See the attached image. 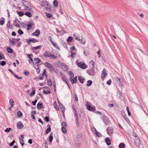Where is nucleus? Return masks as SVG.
<instances>
[{"label":"nucleus","mask_w":148,"mask_h":148,"mask_svg":"<svg viewBox=\"0 0 148 148\" xmlns=\"http://www.w3.org/2000/svg\"><path fill=\"white\" fill-rule=\"evenodd\" d=\"M14 75L15 76V77L17 79H22V78L21 77H19L18 76L16 75L15 74H14Z\"/></svg>","instance_id":"obj_62"},{"label":"nucleus","mask_w":148,"mask_h":148,"mask_svg":"<svg viewBox=\"0 0 148 148\" xmlns=\"http://www.w3.org/2000/svg\"><path fill=\"white\" fill-rule=\"evenodd\" d=\"M17 115L18 117H21L22 116V113L21 111H19L17 113Z\"/></svg>","instance_id":"obj_43"},{"label":"nucleus","mask_w":148,"mask_h":148,"mask_svg":"<svg viewBox=\"0 0 148 148\" xmlns=\"http://www.w3.org/2000/svg\"><path fill=\"white\" fill-rule=\"evenodd\" d=\"M35 94V90H34L32 91L31 92L30 94V97L33 96Z\"/></svg>","instance_id":"obj_42"},{"label":"nucleus","mask_w":148,"mask_h":148,"mask_svg":"<svg viewBox=\"0 0 148 148\" xmlns=\"http://www.w3.org/2000/svg\"><path fill=\"white\" fill-rule=\"evenodd\" d=\"M134 143L136 146L139 147L140 144V141L139 138L137 139H134Z\"/></svg>","instance_id":"obj_10"},{"label":"nucleus","mask_w":148,"mask_h":148,"mask_svg":"<svg viewBox=\"0 0 148 148\" xmlns=\"http://www.w3.org/2000/svg\"><path fill=\"white\" fill-rule=\"evenodd\" d=\"M53 6L56 8L58 6V2L56 0H54L53 2Z\"/></svg>","instance_id":"obj_32"},{"label":"nucleus","mask_w":148,"mask_h":148,"mask_svg":"<svg viewBox=\"0 0 148 148\" xmlns=\"http://www.w3.org/2000/svg\"><path fill=\"white\" fill-rule=\"evenodd\" d=\"M87 109L90 111L92 112H94L96 110V108L95 107H92L90 105L87 104Z\"/></svg>","instance_id":"obj_8"},{"label":"nucleus","mask_w":148,"mask_h":148,"mask_svg":"<svg viewBox=\"0 0 148 148\" xmlns=\"http://www.w3.org/2000/svg\"><path fill=\"white\" fill-rule=\"evenodd\" d=\"M50 42H51L52 43V45L56 48L58 49H59V46L57 44V43L56 42H53L52 40H51Z\"/></svg>","instance_id":"obj_19"},{"label":"nucleus","mask_w":148,"mask_h":148,"mask_svg":"<svg viewBox=\"0 0 148 148\" xmlns=\"http://www.w3.org/2000/svg\"><path fill=\"white\" fill-rule=\"evenodd\" d=\"M69 75L71 77V78H73V77L74 76V74H73V73L71 71H69Z\"/></svg>","instance_id":"obj_45"},{"label":"nucleus","mask_w":148,"mask_h":148,"mask_svg":"<svg viewBox=\"0 0 148 148\" xmlns=\"http://www.w3.org/2000/svg\"><path fill=\"white\" fill-rule=\"evenodd\" d=\"M1 62L0 64L2 66H3L4 65H5L6 64V62L4 61H3L1 62Z\"/></svg>","instance_id":"obj_59"},{"label":"nucleus","mask_w":148,"mask_h":148,"mask_svg":"<svg viewBox=\"0 0 148 148\" xmlns=\"http://www.w3.org/2000/svg\"><path fill=\"white\" fill-rule=\"evenodd\" d=\"M40 34V31L38 29H37L36 31L32 34V36H38Z\"/></svg>","instance_id":"obj_15"},{"label":"nucleus","mask_w":148,"mask_h":148,"mask_svg":"<svg viewBox=\"0 0 148 148\" xmlns=\"http://www.w3.org/2000/svg\"><path fill=\"white\" fill-rule=\"evenodd\" d=\"M18 32L20 35L23 34V32L21 29H19L18 30Z\"/></svg>","instance_id":"obj_55"},{"label":"nucleus","mask_w":148,"mask_h":148,"mask_svg":"<svg viewBox=\"0 0 148 148\" xmlns=\"http://www.w3.org/2000/svg\"><path fill=\"white\" fill-rule=\"evenodd\" d=\"M34 25V24L33 23H29L27 25V30H29L31 29L32 27V26Z\"/></svg>","instance_id":"obj_18"},{"label":"nucleus","mask_w":148,"mask_h":148,"mask_svg":"<svg viewBox=\"0 0 148 148\" xmlns=\"http://www.w3.org/2000/svg\"><path fill=\"white\" fill-rule=\"evenodd\" d=\"M111 82H112L111 80V79H110L109 80H108L107 82V83L108 85H110L111 83Z\"/></svg>","instance_id":"obj_63"},{"label":"nucleus","mask_w":148,"mask_h":148,"mask_svg":"<svg viewBox=\"0 0 148 148\" xmlns=\"http://www.w3.org/2000/svg\"><path fill=\"white\" fill-rule=\"evenodd\" d=\"M7 25V27H9L10 29H12L13 28L12 25L10 24V22L9 21L8 22Z\"/></svg>","instance_id":"obj_25"},{"label":"nucleus","mask_w":148,"mask_h":148,"mask_svg":"<svg viewBox=\"0 0 148 148\" xmlns=\"http://www.w3.org/2000/svg\"><path fill=\"white\" fill-rule=\"evenodd\" d=\"M60 76L62 81L66 84L69 88V82L66 77L61 72H60Z\"/></svg>","instance_id":"obj_2"},{"label":"nucleus","mask_w":148,"mask_h":148,"mask_svg":"<svg viewBox=\"0 0 148 148\" xmlns=\"http://www.w3.org/2000/svg\"><path fill=\"white\" fill-rule=\"evenodd\" d=\"M62 127H65L66 126V124L65 122H63L62 123Z\"/></svg>","instance_id":"obj_54"},{"label":"nucleus","mask_w":148,"mask_h":148,"mask_svg":"<svg viewBox=\"0 0 148 148\" xmlns=\"http://www.w3.org/2000/svg\"><path fill=\"white\" fill-rule=\"evenodd\" d=\"M126 110H127V111L128 112V115L129 116H130L131 115V113L130 112V111H129V108H128V107L127 106L126 108Z\"/></svg>","instance_id":"obj_53"},{"label":"nucleus","mask_w":148,"mask_h":148,"mask_svg":"<svg viewBox=\"0 0 148 148\" xmlns=\"http://www.w3.org/2000/svg\"><path fill=\"white\" fill-rule=\"evenodd\" d=\"M34 60L35 61V63L36 64L38 63L40 61V59L38 58H35L34 59Z\"/></svg>","instance_id":"obj_49"},{"label":"nucleus","mask_w":148,"mask_h":148,"mask_svg":"<svg viewBox=\"0 0 148 148\" xmlns=\"http://www.w3.org/2000/svg\"><path fill=\"white\" fill-rule=\"evenodd\" d=\"M25 14L29 17H31L32 16L31 13L29 12H26L25 13Z\"/></svg>","instance_id":"obj_31"},{"label":"nucleus","mask_w":148,"mask_h":148,"mask_svg":"<svg viewBox=\"0 0 148 148\" xmlns=\"http://www.w3.org/2000/svg\"><path fill=\"white\" fill-rule=\"evenodd\" d=\"M50 53L48 51H45L44 53V55L45 57L47 58L49 57L50 55Z\"/></svg>","instance_id":"obj_22"},{"label":"nucleus","mask_w":148,"mask_h":148,"mask_svg":"<svg viewBox=\"0 0 148 148\" xmlns=\"http://www.w3.org/2000/svg\"><path fill=\"white\" fill-rule=\"evenodd\" d=\"M38 42V40L35 39H29L27 41V43L28 44H29L30 43L32 42Z\"/></svg>","instance_id":"obj_17"},{"label":"nucleus","mask_w":148,"mask_h":148,"mask_svg":"<svg viewBox=\"0 0 148 148\" xmlns=\"http://www.w3.org/2000/svg\"><path fill=\"white\" fill-rule=\"evenodd\" d=\"M42 106V104L41 103H39L37 105V108H41Z\"/></svg>","instance_id":"obj_41"},{"label":"nucleus","mask_w":148,"mask_h":148,"mask_svg":"<svg viewBox=\"0 0 148 148\" xmlns=\"http://www.w3.org/2000/svg\"><path fill=\"white\" fill-rule=\"evenodd\" d=\"M47 83L49 86H51V83L50 80H49L47 81Z\"/></svg>","instance_id":"obj_64"},{"label":"nucleus","mask_w":148,"mask_h":148,"mask_svg":"<svg viewBox=\"0 0 148 148\" xmlns=\"http://www.w3.org/2000/svg\"><path fill=\"white\" fill-rule=\"evenodd\" d=\"M24 138V135L20 136L19 137V138L20 140V143L22 146L24 145V142L23 140Z\"/></svg>","instance_id":"obj_12"},{"label":"nucleus","mask_w":148,"mask_h":148,"mask_svg":"<svg viewBox=\"0 0 148 148\" xmlns=\"http://www.w3.org/2000/svg\"><path fill=\"white\" fill-rule=\"evenodd\" d=\"M132 136L134 139H137L139 138L137 134L134 132L132 133Z\"/></svg>","instance_id":"obj_35"},{"label":"nucleus","mask_w":148,"mask_h":148,"mask_svg":"<svg viewBox=\"0 0 148 148\" xmlns=\"http://www.w3.org/2000/svg\"><path fill=\"white\" fill-rule=\"evenodd\" d=\"M61 130L62 132L65 134L66 132V130L65 129V127H62L61 128Z\"/></svg>","instance_id":"obj_46"},{"label":"nucleus","mask_w":148,"mask_h":148,"mask_svg":"<svg viewBox=\"0 0 148 148\" xmlns=\"http://www.w3.org/2000/svg\"><path fill=\"white\" fill-rule=\"evenodd\" d=\"M90 65L92 67L94 68L95 66V63L94 61L91 60L89 63Z\"/></svg>","instance_id":"obj_28"},{"label":"nucleus","mask_w":148,"mask_h":148,"mask_svg":"<svg viewBox=\"0 0 148 148\" xmlns=\"http://www.w3.org/2000/svg\"><path fill=\"white\" fill-rule=\"evenodd\" d=\"M76 34H74V38L77 40L80 41V39L79 38V36Z\"/></svg>","instance_id":"obj_30"},{"label":"nucleus","mask_w":148,"mask_h":148,"mask_svg":"<svg viewBox=\"0 0 148 148\" xmlns=\"http://www.w3.org/2000/svg\"><path fill=\"white\" fill-rule=\"evenodd\" d=\"M16 126L18 129H21L23 127V125L21 121H19L17 123Z\"/></svg>","instance_id":"obj_14"},{"label":"nucleus","mask_w":148,"mask_h":148,"mask_svg":"<svg viewBox=\"0 0 148 148\" xmlns=\"http://www.w3.org/2000/svg\"><path fill=\"white\" fill-rule=\"evenodd\" d=\"M7 51L8 53H12L13 52V49L10 47H8L7 48Z\"/></svg>","instance_id":"obj_21"},{"label":"nucleus","mask_w":148,"mask_h":148,"mask_svg":"<svg viewBox=\"0 0 148 148\" xmlns=\"http://www.w3.org/2000/svg\"><path fill=\"white\" fill-rule=\"evenodd\" d=\"M76 124L77 127H79V123L78 118L75 119Z\"/></svg>","instance_id":"obj_47"},{"label":"nucleus","mask_w":148,"mask_h":148,"mask_svg":"<svg viewBox=\"0 0 148 148\" xmlns=\"http://www.w3.org/2000/svg\"><path fill=\"white\" fill-rule=\"evenodd\" d=\"M80 43L81 44L83 45L85 44L86 41L85 39H83L82 38L81 39H80Z\"/></svg>","instance_id":"obj_39"},{"label":"nucleus","mask_w":148,"mask_h":148,"mask_svg":"<svg viewBox=\"0 0 148 148\" xmlns=\"http://www.w3.org/2000/svg\"><path fill=\"white\" fill-rule=\"evenodd\" d=\"M51 67H49L48 69H49L50 71H53L54 70V68L52 65H51Z\"/></svg>","instance_id":"obj_58"},{"label":"nucleus","mask_w":148,"mask_h":148,"mask_svg":"<svg viewBox=\"0 0 148 148\" xmlns=\"http://www.w3.org/2000/svg\"><path fill=\"white\" fill-rule=\"evenodd\" d=\"M44 65L45 66L49 68V67H51V65H52L50 64L47 62H46L44 63Z\"/></svg>","instance_id":"obj_33"},{"label":"nucleus","mask_w":148,"mask_h":148,"mask_svg":"<svg viewBox=\"0 0 148 148\" xmlns=\"http://www.w3.org/2000/svg\"><path fill=\"white\" fill-rule=\"evenodd\" d=\"M11 130V129L10 128H7L5 130V132H9Z\"/></svg>","instance_id":"obj_60"},{"label":"nucleus","mask_w":148,"mask_h":148,"mask_svg":"<svg viewBox=\"0 0 148 148\" xmlns=\"http://www.w3.org/2000/svg\"><path fill=\"white\" fill-rule=\"evenodd\" d=\"M4 59V55L2 54H0V60Z\"/></svg>","instance_id":"obj_56"},{"label":"nucleus","mask_w":148,"mask_h":148,"mask_svg":"<svg viewBox=\"0 0 148 148\" xmlns=\"http://www.w3.org/2000/svg\"><path fill=\"white\" fill-rule=\"evenodd\" d=\"M92 130H93L95 134L96 135L98 136L99 137L100 136L99 135V133L97 131L95 128H92Z\"/></svg>","instance_id":"obj_27"},{"label":"nucleus","mask_w":148,"mask_h":148,"mask_svg":"<svg viewBox=\"0 0 148 148\" xmlns=\"http://www.w3.org/2000/svg\"><path fill=\"white\" fill-rule=\"evenodd\" d=\"M44 88L47 91H43V93L44 94H48L51 93V92L50 91V89L49 87L46 86Z\"/></svg>","instance_id":"obj_11"},{"label":"nucleus","mask_w":148,"mask_h":148,"mask_svg":"<svg viewBox=\"0 0 148 148\" xmlns=\"http://www.w3.org/2000/svg\"><path fill=\"white\" fill-rule=\"evenodd\" d=\"M106 130L107 133L110 136H111L113 134V129L111 127H108L107 128Z\"/></svg>","instance_id":"obj_4"},{"label":"nucleus","mask_w":148,"mask_h":148,"mask_svg":"<svg viewBox=\"0 0 148 148\" xmlns=\"http://www.w3.org/2000/svg\"><path fill=\"white\" fill-rule=\"evenodd\" d=\"M49 57L51 59H55L57 57L55 55L50 53Z\"/></svg>","instance_id":"obj_36"},{"label":"nucleus","mask_w":148,"mask_h":148,"mask_svg":"<svg viewBox=\"0 0 148 148\" xmlns=\"http://www.w3.org/2000/svg\"><path fill=\"white\" fill-rule=\"evenodd\" d=\"M101 75V77L103 80H104L105 77L108 75L107 73L106 72V70L105 69H104Z\"/></svg>","instance_id":"obj_9"},{"label":"nucleus","mask_w":148,"mask_h":148,"mask_svg":"<svg viewBox=\"0 0 148 148\" xmlns=\"http://www.w3.org/2000/svg\"><path fill=\"white\" fill-rule=\"evenodd\" d=\"M59 66L60 67L63 69L64 71H66L68 69V67L65 64L60 63L59 64Z\"/></svg>","instance_id":"obj_5"},{"label":"nucleus","mask_w":148,"mask_h":148,"mask_svg":"<svg viewBox=\"0 0 148 148\" xmlns=\"http://www.w3.org/2000/svg\"><path fill=\"white\" fill-rule=\"evenodd\" d=\"M27 57L30 59V61H31L32 62L33 61V59L31 56L30 54H29L27 55Z\"/></svg>","instance_id":"obj_57"},{"label":"nucleus","mask_w":148,"mask_h":148,"mask_svg":"<svg viewBox=\"0 0 148 148\" xmlns=\"http://www.w3.org/2000/svg\"><path fill=\"white\" fill-rule=\"evenodd\" d=\"M71 53V56L72 58H74L75 57L76 53L75 52H73L71 51H70Z\"/></svg>","instance_id":"obj_26"},{"label":"nucleus","mask_w":148,"mask_h":148,"mask_svg":"<svg viewBox=\"0 0 148 148\" xmlns=\"http://www.w3.org/2000/svg\"><path fill=\"white\" fill-rule=\"evenodd\" d=\"M24 9L26 10L31 11L32 9L31 7L29 5L28 2L27 1H25L23 2Z\"/></svg>","instance_id":"obj_3"},{"label":"nucleus","mask_w":148,"mask_h":148,"mask_svg":"<svg viewBox=\"0 0 148 148\" xmlns=\"http://www.w3.org/2000/svg\"><path fill=\"white\" fill-rule=\"evenodd\" d=\"M78 79L81 83H84V78L81 77H79L78 78Z\"/></svg>","instance_id":"obj_34"},{"label":"nucleus","mask_w":148,"mask_h":148,"mask_svg":"<svg viewBox=\"0 0 148 148\" xmlns=\"http://www.w3.org/2000/svg\"><path fill=\"white\" fill-rule=\"evenodd\" d=\"M105 141L108 146L110 145L111 144V140L109 137L105 138Z\"/></svg>","instance_id":"obj_13"},{"label":"nucleus","mask_w":148,"mask_h":148,"mask_svg":"<svg viewBox=\"0 0 148 148\" xmlns=\"http://www.w3.org/2000/svg\"><path fill=\"white\" fill-rule=\"evenodd\" d=\"M46 16L48 18H50L52 17V15L49 13H47L46 14Z\"/></svg>","instance_id":"obj_50"},{"label":"nucleus","mask_w":148,"mask_h":148,"mask_svg":"<svg viewBox=\"0 0 148 148\" xmlns=\"http://www.w3.org/2000/svg\"><path fill=\"white\" fill-rule=\"evenodd\" d=\"M10 104L11 107H13L14 105V103L12 99H10Z\"/></svg>","instance_id":"obj_23"},{"label":"nucleus","mask_w":148,"mask_h":148,"mask_svg":"<svg viewBox=\"0 0 148 148\" xmlns=\"http://www.w3.org/2000/svg\"><path fill=\"white\" fill-rule=\"evenodd\" d=\"M123 117L125 120L127 122H130V121L126 115H124L123 116Z\"/></svg>","instance_id":"obj_44"},{"label":"nucleus","mask_w":148,"mask_h":148,"mask_svg":"<svg viewBox=\"0 0 148 148\" xmlns=\"http://www.w3.org/2000/svg\"><path fill=\"white\" fill-rule=\"evenodd\" d=\"M92 82L91 80H88V81L87 82V83L86 84V85L88 86H90L92 84Z\"/></svg>","instance_id":"obj_29"},{"label":"nucleus","mask_w":148,"mask_h":148,"mask_svg":"<svg viewBox=\"0 0 148 148\" xmlns=\"http://www.w3.org/2000/svg\"><path fill=\"white\" fill-rule=\"evenodd\" d=\"M20 40V38H10L9 39V42L11 44H14L15 45L16 42L19 41Z\"/></svg>","instance_id":"obj_6"},{"label":"nucleus","mask_w":148,"mask_h":148,"mask_svg":"<svg viewBox=\"0 0 148 148\" xmlns=\"http://www.w3.org/2000/svg\"><path fill=\"white\" fill-rule=\"evenodd\" d=\"M125 147V144L123 143H120L119 145V148H124Z\"/></svg>","instance_id":"obj_37"},{"label":"nucleus","mask_w":148,"mask_h":148,"mask_svg":"<svg viewBox=\"0 0 148 148\" xmlns=\"http://www.w3.org/2000/svg\"><path fill=\"white\" fill-rule=\"evenodd\" d=\"M73 38L71 36H69L67 40V42H71L73 40Z\"/></svg>","instance_id":"obj_48"},{"label":"nucleus","mask_w":148,"mask_h":148,"mask_svg":"<svg viewBox=\"0 0 148 148\" xmlns=\"http://www.w3.org/2000/svg\"><path fill=\"white\" fill-rule=\"evenodd\" d=\"M41 46V45H39L36 47H33L32 50L34 52H35L38 49H40Z\"/></svg>","instance_id":"obj_16"},{"label":"nucleus","mask_w":148,"mask_h":148,"mask_svg":"<svg viewBox=\"0 0 148 148\" xmlns=\"http://www.w3.org/2000/svg\"><path fill=\"white\" fill-rule=\"evenodd\" d=\"M41 6H44L45 10L47 11H49L51 9L50 5L49 4L48 2L45 0L41 1Z\"/></svg>","instance_id":"obj_1"},{"label":"nucleus","mask_w":148,"mask_h":148,"mask_svg":"<svg viewBox=\"0 0 148 148\" xmlns=\"http://www.w3.org/2000/svg\"><path fill=\"white\" fill-rule=\"evenodd\" d=\"M18 14L19 16H23L24 14L22 12H18Z\"/></svg>","instance_id":"obj_51"},{"label":"nucleus","mask_w":148,"mask_h":148,"mask_svg":"<svg viewBox=\"0 0 148 148\" xmlns=\"http://www.w3.org/2000/svg\"><path fill=\"white\" fill-rule=\"evenodd\" d=\"M53 105L55 107V108L57 110H59V107L57 105L56 103V101L54 102Z\"/></svg>","instance_id":"obj_38"},{"label":"nucleus","mask_w":148,"mask_h":148,"mask_svg":"<svg viewBox=\"0 0 148 148\" xmlns=\"http://www.w3.org/2000/svg\"><path fill=\"white\" fill-rule=\"evenodd\" d=\"M1 20L0 19V25H3L5 23V19L3 18H1Z\"/></svg>","instance_id":"obj_24"},{"label":"nucleus","mask_w":148,"mask_h":148,"mask_svg":"<svg viewBox=\"0 0 148 148\" xmlns=\"http://www.w3.org/2000/svg\"><path fill=\"white\" fill-rule=\"evenodd\" d=\"M51 131V128L50 127H48L46 130L45 131L46 134H48Z\"/></svg>","instance_id":"obj_40"},{"label":"nucleus","mask_w":148,"mask_h":148,"mask_svg":"<svg viewBox=\"0 0 148 148\" xmlns=\"http://www.w3.org/2000/svg\"><path fill=\"white\" fill-rule=\"evenodd\" d=\"M45 120L47 122H48L49 121V119L48 116H46L45 118Z\"/></svg>","instance_id":"obj_61"},{"label":"nucleus","mask_w":148,"mask_h":148,"mask_svg":"<svg viewBox=\"0 0 148 148\" xmlns=\"http://www.w3.org/2000/svg\"><path fill=\"white\" fill-rule=\"evenodd\" d=\"M78 66L79 67L83 69H85L87 66L86 64L83 62L79 63L78 64Z\"/></svg>","instance_id":"obj_7"},{"label":"nucleus","mask_w":148,"mask_h":148,"mask_svg":"<svg viewBox=\"0 0 148 148\" xmlns=\"http://www.w3.org/2000/svg\"><path fill=\"white\" fill-rule=\"evenodd\" d=\"M53 139V136L51 135H50L49 137V140L50 142H51Z\"/></svg>","instance_id":"obj_52"},{"label":"nucleus","mask_w":148,"mask_h":148,"mask_svg":"<svg viewBox=\"0 0 148 148\" xmlns=\"http://www.w3.org/2000/svg\"><path fill=\"white\" fill-rule=\"evenodd\" d=\"M77 77H76L74 78H70V81L72 84L76 83L77 82Z\"/></svg>","instance_id":"obj_20"}]
</instances>
